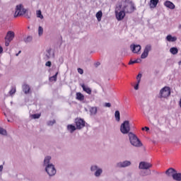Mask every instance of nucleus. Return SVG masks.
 Here are the masks:
<instances>
[{"mask_svg":"<svg viewBox=\"0 0 181 181\" xmlns=\"http://www.w3.org/2000/svg\"><path fill=\"white\" fill-rule=\"evenodd\" d=\"M136 10L135 4L132 0H122L116 4L115 13L117 21H122L127 13H133Z\"/></svg>","mask_w":181,"mask_h":181,"instance_id":"f257e3e1","label":"nucleus"},{"mask_svg":"<svg viewBox=\"0 0 181 181\" xmlns=\"http://www.w3.org/2000/svg\"><path fill=\"white\" fill-rule=\"evenodd\" d=\"M52 156H47L45 157L42 165L45 167V170L47 175L50 177L54 176L57 173L56 167H54L53 163L51 162Z\"/></svg>","mask_w":181,"mask_h":181,"instance_id":"f03ea898","label":"nucleus"},{"mask_svg":"<svg viewBox=\"0 0 181 181\" xmlns=\"http://www.w3.org/2000/svg\"><path fill=\"white\" fill-rule=\"evenodd\" d=\"M129 139L132 146H135L136 148H141V146H142V142H141L136 135L132 132L129 133Z\"/></svg>","mask_w":181,"mask_h":181,"instance_id":"7ed1b4c3","label":"nucleus"},{"mask_svg":"<svg viewBox=\"0 0 181 181\" xmlns=\"http://www.w3.org/2000/svg\"><path fill=\"white\" fill-rule=\"evenodd\" d=\"M169 95H170V88L168 86H165L160 89L158 94V98H168Z\"/></svg>","mask_w":181,"mask_h":181,"instance_id":"20e7f679","label":"nucleus"},{"mask_svg":"<svg viewBox=\"0 0 181 181\" xmlns=\"http://www.w3.org/2000/svg\"><path fill=\"white\" fill-rule=\"evenodd\" d=\"M90 171L94 172L95 177H101V175H103V169L97 165H91Z\"/></svg>","mask_w":181,"mask_h":181,"instance_id":"39448f33","label":"nucleus"},{"mask_svg":"<svg viewBox=\"0 0 181 181\" xmlns=\"http://www.w3.org/2000/svg\"><path fill=\"white\" fill-rule=\"evenodd\" d=\"M26 12H28V10L23 8V6H22V4L17 5L16 7L14 17L17 18V16H22V15H25Z\"/></svg>","mask_w":181,"mask_h":181,"instance_id":"423d86ee","label":"nucleus"},{"mask_svg":"<svg viewBox=\"0 0 181 181\" xmlns=\"http://www.w3.org/2000/svg\"><path fill=\"white\" fill-rule=\"evenodd\" d=\"M120 131L122 134H129L131 131V127H129V121H124L120 126Z\"/></svg>","mask_w":181,"mask_h":181,"instance_id":"0eeeda50","label":"nucleus"},{"mask_svg":"<svg viewBox=\"0 0 181 181\" xmlns=\"http://www.w3.org/2000/svg\"><path fill=\"white\" fill-rule=\"evenodd\" d=\"M132 165L131 160H125L123 161H119L116 164V166L119 168H129Z\"/></svg>","mask_w":181,"mask_h":181,"instance_id":"6e6552de","label":"nucleus"},{"mask_svg":"<svg viewBox=\"0 0 181 181\" xmlns=\"http://www.w3.org/2000/svg\"><path fill=\"white\" fill-rule=\"evenodd\" d=\"M152 50V45L148 44L145 46L144 50L141 55V59H146L149 54V52Z\"/></svg>","mask_w":181,"mask_h":181,"instance_id":"1a4fd4ad","label":"nucleus"},{"mask_svg":"<svg viewBox=\"0 0 181 181\" xmlns=\"http://www.w3.org/2000/svg\"><path fill=\"white\" fill-rule=\"evenodd\" d=\"M75 124L76 127V129H81L86 127V122L83 119H76Z\"/></svg>","mask_w":181,"mask_h":181,"instance_id":"9d476101","label":"nucleus"},{"mask_svg":"<svg viewBox=\"0 0 181 181\" xmlns=\"http://www.w3.org/2000/svg\"><path fill=\"white\" fill-rule=\"evenodd\" d=\"M150 168H152V164L145 161L140 162L139 165V169H142L143 170L150 169Z\"/></svg>","mask_w":181,"mask_h":181,"instance_id":"9b49d317","label":"nucleus"},{"mask_svg":"<svg viewBox=\"0 0 181 181\" xmlns=\"http://www.w3.org/2000/svg\"><path fill=\"white\" fill-rule=\"evenodd\" d=\"M130 49L133 53H139L141 47L139 45L132 44L130 45Z\"/></svg>","mask_w":181,"mask_h":181,"instance_id":"f8f14e48","label":"nucleus"},{"mask_svg":"<svg viewBox=\"0 0 181 181\" xmlns=\"http://www.w3.org/2000/svg\"><path fill=\"white\" fill-rule=\"evenodd\" d=\"M15 37V33L13 31H8L6 35L5 40H8V42H12Z\"/></svg>","mask_w":181,"mask_h":181,"instance_id":"ddd939ff","label":"nucleus"},{"mask_svg":"<svg viewBox=\"0 0 181 181\" xmlns=\"http://www.w3.org/2000/svg\"><path fill=\"white\" fill-rule=\"evenodd\" d=\"M176 173V170H175L173 168H168L166 171H165V175L168 177H173V176L175 175Z\"/></svg>","mask_w":181,"mask_h":181,"instance_id":"4468645a","label":"nucleus"},{"mask_svg":"<svg viewBox=\"0 0 181 181\" xmlns=\"http://www.w3.org/2000/svg\"><path fill=\"white\" fill-rule=\"evenodd\" d=\"M24 94H32V90L30 86L26 83H24L22 86Z\"/></svg>","mask_w":181,"mask_h":181,"instance_id":"2eb2a0df","label":"nucleus"},{"mask_svg":"<svg viewBox=\"0 0 181 181\" xmlns=\"http://www.w3.org/2000/svg\"><path fill=\"white\" fill-rule=\"evenodd\" d=\"M165 6H166V8H169V9H175V4L173 3H172L170 1H166L164 3Z\"/></svg>","mask_w":181,"mask_h":181,"instance_id":"dca6fc26","label":"nucleus"},{"mask_svg":"<svg viewBox=\"0 0 181 181\" xmlns=\"http://www.w3.org/2000/svg\"><path fill=\"white\" fill-rule=\"evenodd\" d=\"M165 39L168 42H176L177 40V37L175 36H172V35H167Z\"/></svg>","mask_w":181,"mask_h":181,"instance_id":"f3484780","label":"nucleus"},{"mask_svg":"<svg viewBox=\"0 0 181 181\" xmlns=\"http://www.w3.org/2000/svg\"><path fill=\"white\" fill-rule=\"evenodd\" d=\"M54 56V52H53L50 49L47 50V54H45V59H49L50 57Z\"/></svg>","mask_w":181,"mask_h":181,"instance_id":"a211bd4d","label":"nucleus"},{"mask_svg":"<svg viewBox=\"0 0 181 181\" xmlns=\"http://www.w3.org/2000/svg\"><path fill=\"white\" fill-rule=\"evenodd\" d=\"M76 129H77V127H76V126H74L73 124H68L67 125V130L71 134H73V132H74V131H76Z\"/></svg>","mask_w":181,"mask_h":181,"instance_id":"6ab92c4d","label":"nucleus"},{"mask_svg":"<svg viewBox=\"0 0 181 181\" xmlns=\"http://www.w3.org/2000/svg\"><path fill=\"white\" fill-rule=\"evenodd\" d=\"M81 86L83 88V91H86L87 94H91V88H90L88 86L84 84L81 85Z\"/></svg>","mask_w":181,"mask_h":181,"instance_id":"aec40b11","label":"nucleus"},{"mask_svg":"<svg viewBox=\"0 0 181 181\" xmlns=\"http://www.w3.org/2000/svg\"><path fill=\"white\" fill-rule=\"evenodd\" d=\"M158 4H159V0H151L150 8H156Z\"/></svg>","mask_w":181,"mask_h":181,"instance_id":"412c9836","label":"nucleus"},{"mask_svg":"<svg viewBox=\"0 0 181 181\" xmlns=\"http://www.w3.org/2000/svg\"><path fill=\"white\" fill-rule=\"evenodd\" d=\"M173 179L176 181H181V173L176 171Z\"/></svg>","mask_w":181,"mask_h":181,"instance_id":"4be33fe9","label":"nucleus"},{"mask_svg":"<svg viewBox=\"0 0 181 181\" xmlns=\"http://www.w3.org/2000/svg\"><path fill=\"white\" fill-rule=\"evenodd\" d=\"M76 100L78 101H84V95L81 93H76Z\"/></svg>","mask_w":181,"mask_h":181,"instance_id":"5701e85b","label":"nucleus"},{"mask_svg":"<svg viewBox=\"0 0 181 181\" xmlns=\"http://www.w3.org/2000/svg\"><path fill=\"white\" fill-rule=\"evenodd\" d=\"M98 108L97 107H92L90 109V115H97Z\"/></svg>","mask_w":181,"mask_h":181,"instance_id":"b1692460","label":"nucleus"},{"mask_svg":"<svg viewBox=\"0 0 181 181\" xmlns=\"http://www.w3.org/2000/svg\"><path fill=\"white\" fill-rule=\"evenodd\" d=\"M141 176H149V175H151V170L148 169V170H142L141 173Z\"/></svg>","mask_w":181,"mask_h":181,"instance_id":"393cba45","label":"nucleus"},{"mask_svg":"<svg viewBox=\"0 0 181 181\" xmlns=\"http://www.w3.org/2000/svg\"><path fill=\"white\" fill-rule=\"evenodd\" d=\"M96 18L98 19V22L101 21V18H103V11H99L97 13H96Z\"/></svg>","mask_w":181,"mask_h":181,"instance_id":"a878e982","label":"nucleus"},{"mask_svg":"<svg viewBox=\"0 0 181 181\" xmlns=\"http://www.w3.org/2000/svg\"><path fill=\"white\" fill-rule=\"evenodd\" d=\"M178 52L179 49H177L176 47H171L170 49V53H171V54H177Z\"/></svg>","mask_w":181,"mask_h":181,"instance_id":"bb28decb","label":"nucleus"},{"mask_svg":"<svg viewBox=\"0 0 181 181\" xmlns=\"http://www.w3.org/2000/svg\"><path fill=\"white\" fill-rule=\"evenodd\" d=\"M115 117L116 121L119 122V120L121 119L119 111L118 110L115 111Z\"/></svg>","mask_w":181,"mask_h":181,"instance_id":"cd10ccee","label":"nucleus"},{"mask_svg":"<svg viewBox=\"0 0 181 181\" xmlns=\"http://www.w3.org/2000/svg\"><path fill=\"white\" fill-rule=\"evenodd\" d=\"M30 117L33 119H39V118H40V113H37V114L30 115Z\"/></svg>","mask_w":181,"mask_h":181,"instance_id":"c85d7f7f","label":"nucleus"},{"mask_svg":"<svg viewBox=\"0 0 181 181\" xmlns=\"http://www.w3.org/2000/svg\"><path fill=\"white\" fill-rule=\"evenodd\" d=\"M37 18L40 19H43V15L42 14V11L40 10H37L36 11Z\"/></svg>","mask_w":181,"mask_h":181,"instance_id":"c756f323","label":"nucleus"},{"mask_svg":"<svg viewBox=\"0 0 181 181\" xmlns=\"http://www.w3.org/2000/svg\"><path fill=\"white\" fill-rule=\"evenodd\" d=\"M57 74H58V73L57 72L54 76L49 77V81H57Z\"/></svg>","mask_w":181,"mask_h":181,"instance_id":"7c9ffc66","label":"nucleus"},{"mask_svg":"<svg viewBox=\"0 0 181 181\" xmlns=\"http://www.w3.org/2000/svg\"><path fill=\"white\" fill-rule=\"evenodd\" d=\"M37 32H38V36H40V37L42 36L43 35V27L39 26Z\"/></svg>","mask_w":181,"mask_h":181,"instance_id":"2f4dec72","label":"nucleus"},{"mask_svg":"<svg viewBox=\"0 0 181 181\" xmlns=\"http://www.w3.org/2000/svg\"><path fill=\"white\" fill-rule=\"evenodd\" d=\"M33 37L32 36H28L27 37L24 38L25 43H30V41L32 40Z\"/></svg>","mask_w":181,"mask_h":181,"instance_id":"473e14b6","label":"nucleus"},{"mask_svg":"<svg viewBox=\"0 0 181 181\" xmlns=\"http://www.w3.org/2000/svg\"><path fill=\"white\" fill-rule=\"evenodd\" d=\"M16 93V87H12L11 90L9 91L10 95H13Z\"/></svg>","mask_w":181,"mask_h":181,"instance_id":"72a5a7b5","label":"nucleus"},{"mask_svg":"<svg viewBox=\"0 0 181 181\" xmlns=\"http://www.w3.org/2000/svg\"><path fill=\"white\" fill-rule=\"evenodd\" d=\"M141 59H138L134 61H130L129 62V64H135V63H141Z\"/></svg>","mask_w":181,"mask_h":181,"instance_id":"f704fd0d","label":"nucleus"},{"mask_svg":"<svg viewBox=\"0 0 181 181\" xmlns=\"http://www.w3.org/2000/svg\"><path fill=\"white\" fill-rule=\"evenodd\" d=\"M142 78V74H139L136 76V80H137V84H139L141 83V78Z\"/></svg>","mask_w":181,"mask_h":181,"instance_id":"c9c22d12","label":"nucleus"},{"mask_svg":"<svg viewBox=\"0 0 181 181\" xmlns=\"http://www.w3.org/2000/svg\"><path fill=\"white\" fill-rule=\"evenodd\" d=\"M0 135H6V131L2 127H0Z\"/></svg>","mask_w":181,"mask_h":181,"instance_id":"e433bc0d","label":"nucleus"},{"mask_svg":"<svg viewBox=\"0 0 181 181\" xmlns=\"http://www.w3.org/2000/svg\"><path fill=\"white\" fill-rule=\"evenodd\" d=\"M54 124H56V120L54 119L50 120L47 122V125H49V126L54 125Z\"/></svg>","mask_w":181,"mask_h":181,"instance_id":"4c0bfd02","label":"nucleus"},{"mask_svg":"<svg viewBox=\"0 0 181 181\" xmlns=\"http://www.w3.org/2000/svg\"><path fill=\"white\" fill-rule=\"evenodd\" d=\"M45 66H47V67H51L52 66V62L50 61H48L46 62Z\"/></svg>","mask_w":181,"mask_h":181,"instance_id":"58836bf2","label":"nucleus"},{"mask_svg":"<svg viewBox=\"0 0 181 181\" xmlns=\"http://www.w3.org/2000/svg\"><path fill=\"white\" fill-rule=\"evenodd\" d=\"M104 107H106L107 108H110L111 107V103H105Z\"/></svg>","mask_w":181,"mask_h":181,"instance_id":"ea45409f","label":"nucleus"},{"mask_svg":"<svg viewBox=\"0 0 181 181\" xmlns=\"http://www.w3.org/2000/svg\"><path fill=\"white\" fill-rule=\"evenodd\" d=\"M25 17L27 18L28 19H30V14L26 11L25 13Z\"/></svg>","mask_w":181,"mask_h":181,"instance_id":"a19ab883","label":"nucleus"},{"mask_svg":"<svg viewBox=\"0 0 181 181\" xmlns=\"http://www.w3.org/2000/svg\"><path fill=\"white\" fill-rule=\"evenodd\" d=\"M78 73H79V74H83V73H84V71L83 70V69L78 68Z\"/></svg>","mask_w":181,"mask_h":181,"instance_id":"79ce46f5","label":"nucleus"},{"mask_svg":"<svg viewBox=\"0 0 181 181\" xmlns=\"http://www.w3.org/2000/svg\"><path fill=\"white\" fill-rule=\"evenodd\" d=\"M9 43H11V41L6 40L5 46H6V47L9 46Z\"/></svg>","mask_w":181,"mask_h":181,"instance_id":"37998d69","label":"nucleus"},{"mask_svg":"<svg viewBox=\"0 0 181 181\" xmlns=\"http://www.w3.org/2000/svg\"><path fill=\"white\" fill-rule=\"evenodd\" d=\"M139 83H136V85L134 86V90H139Z\"/></svg>","mask_w":181,"mask_h":181,"instance_id":"c03bdc74","label":"nucleus"},{"mask_svg":"<svg viewBox=\"0 0 181 181\" xmlns=\"http://www.w3.org/2000/svg\"><path fill=\"white\" fill-rule=\"evenodd\" d=\"M145 129H146V131H149V127H143L142 128V131H145Z\"/></svg>","mask_w":181,"mask_h":181,"instance_id":"a18cd8bd","label":"nucleus"},{"mask_svg":"<svg viewBox=\"0 0 181 181\" xmlns=\"http://www.w3.org/2000/svg\"><path fill=\"white\" fill-rule=\"evenodd\" d=\"M4 53V48L0 46V54H2Z\"/></svg>","mask_w":181,"mask_h":181,"instance_id":"49530a36","label":"nucleus"},{"mask_svg":"<svg viewBox=\"0 0 181 181\" xmlns=\"http://www.w3.org/2000/svg\"><path fill=\"white\" fill-rule=\"evenodd\" d=\"M3 170H4V165H0V172H2Z\"/></svg>","mask_w":181,"mask_h":181,"instance_id":"de8ad7c7","label":"nucleus"},{"mask_svg":"<svg viewBox=\"0 0 181 181\" xmlns=\"http://www.w3.org/2000/svg\"><path fill=\"white\" fill-rule=\"evenodd\" d=\"M19 55V54H16V56H18Z\"/></svg>","mask_w":181,"mask_h":181,"instance_id":"09e8293b","label":"nucleus"},{"mask_svg":"<svg viewBox=\"0 0 181 181\" xmlns=\"http://www.w3.org/2000/svg\"><path fill=\"white\" fill-rule=\"evenodd\" d=\"M180 28H181V25H180Z\"/></svg>","mask_w":181,"mask_h":181,"instance_id":"8fccbe9b","label":"nucleus"}]
</instances>
